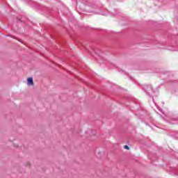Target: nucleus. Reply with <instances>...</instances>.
<instances>
[{
	"label": "nucleus",
	"instance_id": "nucleus-1",
	"mask_svg": "<svg viewBox=\"0 0 178 178\" xmlns=\"http://www.w3.org/2000/svg\"><path fill=\"white\" fill-rule=\"evenodd\" d=\"M81 3L84 5V10L88 13H95L96 15H102L108 16V10L103 8L101 4L97 2V0H80Z\"/></svg>",
	"mask_w": 178,
	"mask_h": 178
},
{
	"label": "nucleus",
	"instance_id": "nucleus-2",
	"mask_svg": "<svg viewBox=\"0 0 178 178\" xmlns=\"http://www.w3.org/2000/svg\"><path fill=\"white\" fill-rule=\"evenodd\" d=\"M40 10L44 12L46 15H50V16H57L58 13H59V9H52L44 6H39Z\"/></svg>",
	"mask_w": 178,
	"mask_h": 178
},
{
	"label": "nucleus",
	"instance_id": "nucleus-3",
	"mask_svg": "<svg viewBox=\"0 0 178 178\" xmlns=\"http://www.w3.org/2000/svg\"><path fill=\"white\" fill-rule=\"evenodd\" d=\"M120 14V10L118 8L111 9L110 10V16H111V17H115Z\"/></svg>",
	"mask_w": 178,
	"mask_h": 178
},
{
	"label": "nucleus",
	"instance_id": "nucleus-4",
	"mask_svg": "<svg viewBox=\"0 0 178 178\" xmlns=\"http://www.w3.org/2000/svg\"><path fill=\"white\" fill-rule=\"evenodd\" d=\"M28 86H34V81H33V77H29L27 79Z\"/></svg>",
	"mask_w": 178,
	"mask_h": 178
},
{
	"label": "nucleus",
	"instance_id": "nucleus-5",
	"mask_svg": "<svg viewBox=\"0 0 178 178\" xmlns=\"http://www.w3.org/2000/svg\"><path fill=\"white\" fill-rule=\"evenodd\" d=\"M121 20L122 22H130V17L127 16L122 17Z\"/></svg>",
	"mask_w": 178,
	"mask_h": 178
},
{
	"label": "nucleus",
	"instance_id": "nucleus-6",
	"mask_svg": "<svg viewBox=\"0 0 178 178\" xmlns=\"http://www.w3.org/2000/svg\"><path fill=\"white\" fill-rule=\"evenodd\" d=\"M17 23H23V20H22V17H17Z\"/></svg>",
	"mask_w": 178,
	"mask_h": 178
},
{
	"label": "nucleus",
	"instance_id": "nucleus-7",
	"mask_svg": "<svg viewBox=\"0 0 178 178\" xmlns=\"http://www.w3.org/2000/svg\"><path fill=\"white\" fill-rule=\"evenodd\" d=\"M124 148L125 149H130V147H129V146H127V145H124Z\"/></svg>",
	"mask_w": 178,
	"mask_h": 178
},
{
	"label": "nucleus",
	"instance_id": "nucleus-8",
	"mask_svg": "<svg viewBox=\"0 0 178 178\" xmlns=\"http://www.w3.org/2000/svg\"><path fill=\"white\" fill-rule=\"evenodd\" d=\"M71 22H76V19L72 18V20H71Z\"/></svg>",
	"mask_w": 178,
	"mask_h": 178
},
{
	"label": "nucleus",
	"instance_id": "nucleus-9",
	"mask_svg": "<svg viewBox=\"0 0 178 178\" xmlns=\"http://www.w3.org/2000/svg\"><path fill=\"white\" fill-rule=\"evenodd\" d=\"M76 4L79 5V2H77Z\"/></svg>",
	"mask_w": 178,
	"mask_h": 178
}]
</instances>
